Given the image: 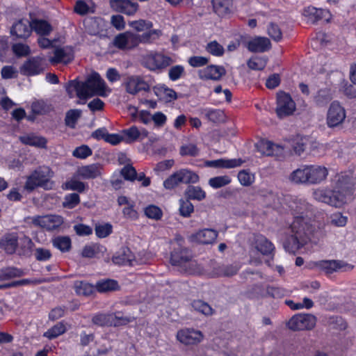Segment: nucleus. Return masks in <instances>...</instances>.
<instances>
[{"label": "nucleus", "instance_id": "nucleus-1", "mask_svg": "<svg viewBox=\"0 0 356 356\" xmlns=\"http://www.w3.org/2000/svg\"><path fill=\"white\" fill-rule=\"evenodd\" d=\"M285 202L286 209L293 216V220L283 239V246L286 252L295 254L311 241L314 231L312 222L313 207L302 198L289 197Z\"/></svg>", "mask_w": 356, "mask_h": 356}, {"label": "nucleus", "instance_id": "nucleus-2", "mask_svg": "<svg viewBox=\"0 0 356 356\" xmlns=\"http://www.w3.org/2000/svg\"><path fill=\"white\" fill-rule=\"evenodd\" d=\"M65 90L70 98L74 93L80 100L79 104H85L86 101L93 96L107 97L111 89L108 88L100 75L97 72L90 74L84 81L76 79L69 81L65 86Z\"/></svg>", "mask_w": 356, "mask_h": 356}, {"label": "nucleus", "instance_id": "nucleus-3", "mask_svg": "<svg viewBox=\"0 0 356 356\" xmlns=\"http://www.w3.org/2000/svg\"><path fill=\"white\" fill-rule=\"evenodd\" d=\"M353 189L339 179L332 190L318 188L313 191V197L336 208H340L353 200Z\"/></svg>", "mask_w": 356, "mask_h": 356}, {"label": "nucleus", "instance_id": "nucleus-4", "mask_svg": "<svg viewBox=\"0 0 356 356\" xmlns=\"http://www.w3.org/2000/svg\"><path fill=\"white\" fill-rule=\"evenodd\" d=\"M327 168L320 165H304L293 170L289 177L296 184H319L327 177Z\"/></svg>", "mask_w": 356, "mask_h": 356}, {"label": "nucleus", "instance_id": "nucleus-5", "mask_svg": "<svg viewBox=\"0 0 356 356\" xmlns=\"http://www.w3.org/2000/svg\"><path fill=\"white\" fill-rule=\"evenodd\" d=\"M53 172L47 166H40L27 177L24 188L28 191H32L36 188H42L45 190L51 189L53 182L51 178Z\"/></svg>", "mask_w": 356, "mask_h": 356}, {"label": "nucleus", "instance_id": "nucleus-6", "mask_svg": "<svg viewBox=\"0 0 356 356\" xmlns=\"http://www.w3.org/2000/svg\"><path fill=\"white\" fill-rule=\"evenodd\" d=\"M141 63L149 70L159 72L170 66L173 60L162 53L151 51L143 55Z\"/></svg>", "mask_w": 356, "mask_h": 356}, {"label": "nucleus", "instance_id": "nucleus-7", "mask_svg": "<svg viewBox=\"0 0 356 356\" xmlns=\"http://www.w3.org/2000/svg\"><path fill=\"white\" fill-rule=\"evenodd\" d=\"M199 176L188 169H181L173 173L163 182L166 189H172L179 184H195L198 182Z\"/></svg>", "mask_w": 356, "mask_h": 356}, {"label": "nucleus", "instance_id": "nucleus-8", "mask_svg": "<svg viewBox=\"0 0 356 356\" xmlns=\"http://www.w3.org/2000/svg\"><path fill=\"white\" fill-rule=\"evenodd\" d=\"M312 267L327 275L335 272L349 271L353 268L351 264L340 260H321L314 262Z\"/></svg>", "mask_w": 356, "mask_h": 356}, {"label": "nucleus", "instance_id": "nucleus-9", "mask_svg": "<svg viewBox=\"0 0 356 356\" xmlns=\"http://www.w3.org/2000/svg\"><path fill=\"white\" fill-rule=\"evenodd\" d=\"M316 323V318L310 314H299L292 316L287 326L292 330H312Z\"/></svg>", "mask_w": 356, "mask_h": 356}, {"label": "nucleus", "instance_id": "nucleus-10", "mask_svg": "<svg viewBox=\"0 0 356 356\" xmlns=\"http://www.w3.org/2000/svg\"><path fill=\"white\" fill-rule=\"evenodd\" d=\"M346 117L345 108L337 101L331 103L326 117V122L329 127L333 128L341 124Z\"/></svg>", "mask_w": 356, "mask_h": 356}, {"label": "nucleus", "instance_id": "nucleus-11", "mask_svg": "<svg viewBox=\"0 0 356 356\" xmlns=\"http://www.w3.org/2000/svg\"><path fill=\"white\" fill-rule=\"evenodd\" d=\"M296 110V104L291 97L284 92H280L277 95L276 113L280 118L292 115Z\"/></svg>", "mask_w": 356, "mask_h": 356}, {"label": "nucleus", "instance_id": "nucleus-12", "mask_svg": "<svg viewBox=\"0 0 356 356\" xmlns=\"http://www.w3.org/2000/svg\"><path fill=\"white\" fill-rule=\"evenodd\" d=\"M33 222L34 225L48 231H53L60 227L64 222V218L63 216L56 214L38 216L33 217Z\"/></svg>", "mask_w": 356, "mask_h": 356}, {"label": "nucleus", "instance_id": "nucleus-13", "mask_svg": "<svg viewBox=\"0 0 356 356\" xmlns=\"http://www.w3.org/2000/svg\"><path fill=\"white\" fill-rule=\"evenodd\" d=\"M46 60L40 56L28 59L21 68L22 73L27 76H34L42 72L46 67Z\"/></svg>", "mask_w": 356, "mask_h": 356}, {"label": "nucleus", "instance_id": "nucleus-14", "mask_svg": "<svg viewBox=\"0 0 356 356\" xmlns=\"http://www.w3.org/2000/svg\"><path fill=\"white\" fill-rule=\"evenodd\" d=\"M204 338L201 331L193 328L180 330L177 333V339L185 345H195L200 343Z\"/></svg>", "mask_w": 356, "mask_h": 356}, {"label": "nucleus", "instance_id": "nucleus-15", "mask_svg": "<svg viewBox=\"0 0 356 356\" xmlns=\"http://www.w3.org/2000/svg\"><path fill=\"white\" fill-rule=\"evenodd\" d=\"M124 85L126 91L131 95H136L140 91H147L149 89V84L139 75L127 76Z\"/></svg>", "mask_w": 356, "mask_h": 356}, {"label": "nucleus", "instance_id": "nucleus-16", "mask_svg": "<svg viewBox=\"0 0 356 356\" xmlns=\"http://www.w3.org/2000/svg\"><path fill=\"white\" fill-rule=\"evenodd\" d=\"M303 16L305 17L307 23L315 24L320 19H324L326 22H330L332 19V15L328 10L316 8L313 6H309L304 9Z\"/></svg>", "mask_w": 356, "mask_h": 356}, {"label": "nucleus", "instance_id": "nucleus-17", "mask_svg": "<svg viewBox=\"0 0 356 356\" xmlns=\"http://www.w3.org/2000/svg\"><path fill=\"white\" fill-rule=\"evenodd\" d=\"M136 34L131 32H124L120 33L113 40L115 47L124 49H132L138 46V40Z\"/></svg>", "mask_w": 356, "mask_h": 356}, {"label": "nucleus", "instance_id": "nucleus-18", "mask_svg": "<svg viewBox=\"0 0 356 356\" xmlns=\"http://www.w3.org/2000/svg\"><path fill=\"white\" fill-rule=\"evenodd\" d=\"M123 140L127 143H132L137 140H142L147 137L148 131L145 128L131 126L122 131Z\"/></svg>", "mask_w": 356, "mask_h": 356}, {"label": "nucleus", "instance_id": "nucleus-19", "mask_svg": "<svg viewBox=\"0 0 356 356\" xmlns=\"http://www.w3.org/2000/svg\"><path fill=\"white\" fill-rule=\"evenodd\" d=\"M110 5L113 10L127 15H134L138 8V4L130 0H111Z\"/></svg>", "mask_w": 356, "mask_h": 356}, {"label": "nucleus", "instance_id": "nucleus-20", "mask_svg": "<svg viewBox=\"0 0 356 356\" xmlns=\"http://www.w3.org/2000/svg\"><path fill=\"white\" fill-rule=\"evenodd\" d=\"M32 32L31 23L28 19H20L16 22L10 29V34L16 38L26 39Z\"/></svg>", "mask_w": 356, "mask_h": 356}, {"label": "nucleus", "instance_id": "nucleus-21", "mask_svg": "<svg viewBox=\"0 0 356 356\" xmlns=\"http://www.w3.org/2000/svg\"><path fill=\"white\" fill-rule=\"evenodd\" d=\"M103 170L99 163H92L79 167L76 170V175L83 179H93L101 176Z\"/></svg>", "mask_w": 356, "mask_h": 356}, {"label": "nucleus", "instance_id": "nucleus-22", "mask_svg": "<svg viewBox=\"0 0 356 356\" xmlns=\"http://www.w3.org/2000/svg\"><path fill=\"white\" fill-rule=\"evenodd\" d=\"M226 73L222 66L211 65L200 70L198 74L201 79L218 81Z\"/></svg>", "mask_w": 356, "mask_h": 356}, {"label": "nucleus", "instance_id": "nucleus-23", "mask_svg": "<svg viewBox=\"0 0 356 356\" xmlns=\"http://www.w3.org/2000/svg\"><path fill=\"white\" fill-rule=\"evenodd\" d=\"M74 58V51L71 47L65 46L57 48L54 50V56L49 58L52 64L64 63L67 64Z\"/></svg>", "mask_w": 356, "mask_h": 356}, {"label": "nucleus", "instance_id": "nucleus-24", "mask_svg": "<svg viewBox=\"0 0 356 356\" xmlns=\"http://www.w3.org/2000/svg\"><path fill=\"white\" fill-rule=\"evenodd\" d=\"M246 47L251 52H265L271 48V43L266 37L257 36L249 40Z\"/></svg>", "mask_w": 356, "mask_h": 356}, {"label": "nucleus", "instance_id": "nucleus-25", "mask_svg": "<svg viewBox=\"0 0 356 356\" xmlns=\"http://www.w3.org/2000/svg\"><path fill=\"white\" fill-rule=\"evenodd\" d=\"M218 233L213 229H202L191 236V240L202 244H211L218 237Z\"/></svg>", "mask_w": 356, "mask_h": 356}, {"label": "nucleus", "instance_id": "nucleus-26", "mask_svg": "<svg viewBox=\"0 0 356 356\" xmlns=\"http://www.w3.org/2000/svg\"><path fill=\"white\" fill-rule=\"evenodd\" d=\"M243 161L241 159H220L212 161H206L204 165L206 167L214 168H226L230 169L238 167L242 165Z\"/></svg>", "mask_w": 356, "mask_h": 356}, {"label": "nucleus", "instance_id": "nucleus-27", "mask_svg": "<svg viewBox=\"0 0 356 356\" xmlns=\"http://www.w3.org/2000/svg\"><path fill=\"white\" fill-rule=\"evenodd\" d=\"M256 147L258 152L265 156H277L282 152V147L266 140H259Z\"/></svg>", "mask_w": 356, "mask_h": 356}, {"label": "nucleus", "instance_id": "nucleus-28", "mask_svg": "<svg viewBox=\"0 0 356 356\" xmlns=\"http://www.w3.org/2000/svg\"><path fill=\"white\" fill-rule=\"evenodd\" d=\"M192 257L191 252L186 248H179L171 253L170 261L173 266H183Z\"/></svg>", "mask_w": 356, "mask_h": 356}, {"label": "nucleus", "instance_id": "nucleus-29", "mask_svg": "<svg viewBox=\"0 0 356 356\" xmlns=\"http://www.w3.org/2000/svg\"><path fill=\"white\" fill-rule=\"evenodd\" d=\"M18 238L17 235L14 233L5 235L0 241V248L8 254H14L17 250Z\"/></svg>", "mask_w": 356, "mask_h": 356}, {"label": "nucleus", "instance_id": "nucleus-30", "mask_svg": "<svg viewBox=\"0 0 356 356\" xmlns=\"http://www.w3.org/2000/svg\"><path fill=\"white\" fill-rule=\"evenodd\" d=\"M200 114L209 121L215 123L222 122L225 120V114L222 110L212 108H202L200 110Z\"/></svg>", "mask_w": 356, "mask_h": 356}, {"label": "nucleus", "instance_id": "nucleus-31", "mask_svg": "<svg viewBox=\"0 0 356 356\" xmlns=\"http://www.w3.org/2000/svg\"><path fill=\"white\" fill-rule=\"evenodd\" d=\"M20 141L28 145L44 148L47 145V140L42 136H36L33 134H25L19 137Z\"/></svg>", "mask_w": 356, "mask_h": 356}, {"label": "nucleus", "instance_id": "nucleus-32", "mask_svg": "<svg viewBox=\"0 0 356 356\" xmlns=\"http://www.w3.org/2000/svg\"><path fill=\"white\" fill-rule=\"evenodd\" d=\"M255 247L261 254L268 255L274 250V245L262 235L255 237Z\"/></svg>", "mask_w": 356, "mask_h": 356}, {"label": "nucleus", "instance_id": "nucleus-33", "mask_svg": "<svg viewBox=\"0 0 356 356\" xmlns=\"http://www.w3.org/2000/svg\"><path fill=\"white\" fill-rule=\"evenodd\" d=\"M133 255L129 249H124L122 252H118L113 257V262L119 266H133Z\"/></svg>", "mask_w": 356, "mask_h": 356}, {"label": "nucleus", "instance_id": "nucleus-34", "mask_svg": "<svg viewBox=\"0 0 356 356\" xmlns=\"http://www.w3.org/2000/svg\"><path fill=\"white\" fill-rule=\"evenodd\" d=\"M215 13L219 16H224L231 11L232 0H211Z\"/></svg>", "mask_w": 356, "mask_h": 356}, {"label": "nucleus", "instance_id": "nucleus-35", "mask_svg": "<svg viewBox=\"0 0 356 356\" xmlns=\"http://www.w3.org/2000/svg\"><path fill=\"white\" fill-rule=\"evenodd\" d=\"M106 248L97 243H91L84 246L82 250V256L86 258L97 257L99 254H103Z\"/></svg>", "mask_w": 356, "mask_h": 356}, {"label": "nucleus", "instance_id": "nucleus-36", "mask_svg": "<svg viewBox=\"0 0 356 356\" xmlns=\"http://www.w3.org/2000/svg\"><path fill=\"white\" fill-rule=\"evenodd\" d=\"M24 275L22 270L15 267H8L0 272V281H6L15 277H19Z\"/></svg>", "mask_w": 356, "mask_h": 356}, {"label": "nucleus", "instance_id": "nucleus-37", "mask_svg": "<svg viewBox=\"0 0 356 356\" xmlns=\"http://www.w3.org/2000/svg\"><path fill=\"white\" fill-rule=\"evenodd\" d=\"M32 31H35L38 35H46L51 31V25L44 20H34L31 23Z\"/></svg>", "mask_w": 356, "mask_h": 356}, {"label": "nucleus", "instance_id": "nucleus-38", "mask_svg": "<svg viewBox=\"0 0 356 356\" xmlns=\"http://www.w3.org/2000/svg\"><path fill=\"white\" fill-rule=\"evenodd\" d=\"M161 32L160 30L154 29L143 33L142 35L136 34L138 40V45L140 43H152L155 40L158 39L161 35Z\"/></svg>", "mask_w": 356, "mask_h": 356}, {"label": "nucleus", "instance_id": "nucleus-39", "mask_svg": "<svg viewBox=\"0 0 356 356\" xmlns=\"http://www.w3.org/2000/svg\"><path fill=\"white\" fill-rule=\"evenodd\" d=\"M75 292L78 295L90 296L95 290V286L84 281H76L74 284Z\"/></svg>", "mask_w": 356, "mask_h": 356}, {"label": "nucleus", "instance_id": "nucleus-40", "mask_svg": "<svg viewBox=\"0 0 356 356\" xmlns=\"http://www.w3.org/2000/svg\"><path fill=\"white\" fill-rule=\"evenodd\" d=\"M188 199L201 201L206 197V193L200 186H189L185 191Z\"/></svg>", "mask_w": 356, "mask_h": 356}, {"label": "nucleus", "instance_id": "nucleus-41", "mask_svg": "<svg viewBox=\"0 0 356 356\" xmlns=\"http://www.w3.org/2000/svg\"><path fill=\"white\" fill-rule=\"evenodd\" d=\"M33 242L29 237L23 236L18 238L17 252L19 255H26L31 252Z\"/></svg>", "mask_w": 356, "mask_h": 356}, {"label": "nucleus", "instance_id": "nucleus-42", "mask_svg": "<svg viewBox=\"0 0 356 356\" xmlns=\"http://www.w3.org/2000/svg\"><path fill=\"white\" fill-rule=\"evenodd\" d=\"M66 327L63 322H59L46 331L43 336L49 339H55L65 333Z\"/></svg>", "mask_w": 356, "mask_h": 356}, {"label": "nucleus", "instance_id": "nucleus-43", "mask_svg": "<svg viewBox=\"0 0 356 356\" xmlns=\"http://www.w3.org/2000/svg\"><path fill=\"white\" fill-rule=\"evenodd\" d=\"M118 287V282L113 280H101L97 282L95 289L100 293L114 291Z\"/></svg>", "mask_w": 356, "mask_h": 356}, {"label": "nucleus", "instance_id": "nucleus-44", "mask_svg": "<svg viewBox=\"0 0 356 356\" xmlns=\"http://www.w3.org/2000/svg\"><path fill=\"white\" fill-rule=\"evenodd\" d=\"M114 316L113 314H97L92 317V321L94 324L104 326L112 325Z\"/></svg>", "mask_w": 356, "mask_h": 356}, {"label": "nucleus", "instance_id": "nucleus-45", "mask_svg": "<svg viewBox=\"0 0 356 356\" xmlns=\"http://www.w3.org/2000/svg\"><path fill=\"white\" fill-rule=\"evenodd\" d=\"M231 181L232 179L229 175L217 176L209 179V185L211 188L217 189L229 184Z\"/></svg>", "mask_w": 356, "mask_h": 356}, {"label": "nucleus", "instance_id": "nucleus-46", "mask_svg": "<svg viewBox=\"0 0 356 356\" xmlns=\"http://www.w3.org/2000/svg\"><path fill=\"white\" fill-rule=\"evenodd\" d=\"M332 99V95L329 89H321L314 97V102L318 106H323Z\"/></svg>", "mask_w": 356, "mask_h": 356}, {"label": "nucleus", "instance_id": "nucleus-47", "mask_svg": "<svg viewBox=\"0 0 356 356\" xmlns=\"http://www.w3.org/2000/svg\"><path fill=\"white\" fill-rule=\"evenodd\" d=\"M267 64L266 57L254 56L250 58L247 63L248 67L253 70H262Z\"/></svg>", "mask_w": 356, "mask_h": 356}, {"label": "nucleus", "instance_id": "nucleus-48", "mask_svg": "<svg viewBox=\"0 0 356 356\" xmlns=\"http://www.w3.org/2000/svg\"><path fill=\"white\" fill-rule=\"evenodd\" d=\"M53 245L61 252H67L71 248V240L68 236H58L53 240Z\"/></svg>", "mask_w": 356, "mask_h": 356}, {"label": "nucleus", "instance_id": "nucleus-49", "mask_svg": "<svg viewBox=\"0 0 356 356\" xmlns=\"http://www.w3.org/2000/svg\"><path fill=\"white\" fill-rule=\"evenodd\" d=\"M86 188L87 185L86 184L75 179H71L63 186V188L65 190L75 191L79 193L83 192Z\"/></svg>", "mask_w": 356, "mask_h": 356}, {"label": "nucleus", "instance_id": "nucleus-50", "mask_svg": "<svg viewBox=\"0 0 356 356\" xmlns=\"http://www.w3.org/2000/svg\"><path fill=\"white\" fill-rule=\"evenodd\" d=\"M238 179L241 185L248 186L254 183L255 177L249 170H242L238 173Z\"/></svg>", "mask_w": 356, "mask_h": 356}, {"label": "nucleus", "instance_id": "nucleus-51", "mask_svg": "<svg viewBox=\"0 0 356 356\" xmlns=\"http://www.w3.org/2000/svg\"><path fill=\"white\" fill-rule=\"evenodd\" d=\"M80 197L77 193H70L65 195L63 202V207L66 209H72L80 203Z\"/></svg>", "mask_w": 356, "mask_h": 356}, {"label": "nucleus", "instance_id": "nucleus-52", "mask_svg": "<svg viewBox=\"0 0 356 356\" xmlns=\"http://www.w3.org/2000/svg\"><path fill=\"white\" fill-rule=\"evenodd\" d=\"M145 216L152 220H159L162 218L163 211L160 207L156 205L150 204L145 208Z\"/></svg>", "mask_w": 356, "mask_h": 356}, {"label": "nucleus", "instance_id": "nucleus-53", "mask_svg": "<svg viewBox=\"0 0 356 356\" xmlns=\"http://www.w3.org/2000/svg\"><path fill=\"white\" fill-rule=\"evenodd\" d=\"M205 49L207 52L216 57H220L225 53L224 47L216 40L207 43Z\"/></svg>", "mask_w": 356, "mask_h": 356}, {"label": "nucleus", "instance_id": "nucleus-54", "mask_svg": "<svg viewBox=\"0 0 356 356\" xmlns=\"http://www.w3.org/2000/svg\"><path fill=\"white\" fill-rule=\"evenodd\" d=\"M81 115V111L79 109H71L68 111L65 116V124L72 128L74 127Z\"/></svg>", "mask_w": 356, "mask_h": 356}, {"label": "nucleus", "instance_id": "nucleus-55", "mask_svg": "<svg viewBox=\"0 0 356 356\" xmlns=\"http://www.w3.org/2000/svg\"><path fill=\"white\" fill-rule=\"evenodd\" d=\"M179 212L184 217H189L194 211V207L188 199L179 200Z\"/></svg>", "mask_w": 356, "mask_h": 356}, {"label": "nucleus", "instance_id": "nucleus-56", "mask_svg": "<svg viewBox=\"0 0 356 356\" xmlns=\"http://www.w3.org/2000/svg\"><path fill=\"white\" fill-rule=\"evenodd\" d=\"M192 307L194 310L204 315H210L212 314V308L210 305L200 300H194L192 302Z\"/></svg>", "mask_w": 356, "mask_h": 356}, {"label": "nucleus", "instance_id": "nucleus-57", "mask_svg": "<svg viewBox=\"0 0 356 356\" xmlns=\"http://www.w3.org/2000/svg\"><path fill=\"white\" fill-rule=\"evenodd\" d=\"M200 149L196 145L188 143L184 145L180 148V154L181 156H196L199 154Z\"/></svg>", "mask_w": 356, "mask_h": 356}, {"label": "nucleus", "instance_id": "nucleus-58", "mask_svg": "<svg viewBox=\"0 0 356 356\" xmlns=\"http://www.w3.org/2000/svg\"><path fill=\"white\" fill-rule=\"evenodd\" d=\"M268 35L275 41L280 42L282 38V33L279 26L274 23H270L267 28Z\"/></svg>", "mask_w": 356, "mask_h": 356}, {"label": "nucleus", "instance_id": "nucleus-59", "mask_svg": "<svg viewBox=\"0 0 356 356\" xmlns=\"http://www.w3.org/2000/svg\"><path fill=\"white\" fill-rule=\"evenodd\" d=\"M92 152L88 145H81L76 147L72 152V155L78 159H84L92 154Z\"/></svg>", "mask_w": 356, "mask_h": 356}, {"label": "nucleus", "instance_id": "nucleus-60", "mask_svg": "<svg viewBox=\"0 0 356 356\" xmlns=\"http://www.w3.org/2000/svg\"><path fill=\"white\" fill-rule=\"evenodd\" d=\"M309 139L307 137H301L296 138L293 144L294 152L300 155L305 149L308 145Z\"/></svg>", "mask_w": 356, "mask_h": 356}, {"label": "nucleus", "instance_id": "nucleus-61", "mask_svg": "<svg viewBox=\"0 0 356 356\" xmlns=\"http://www.w3.org/2000/svg\"><path fill=\"white\" fill-rule=\"evenodd\" d=\"M12 50L18 57L26 56L31 52L29 47L23 43H15L13 44Z\"/></svg>", "mask_w": 356, "mask_h": 356}, {"label": "nucleus", "instance_id": "nucleus-62", "mask_svg": "<svg viewBox=\"0 0 356 356\" xmlns=\"http://www.w3.org/2000/svg\"><path fill=\"white\" fill-rule=\"evenodd\" d=\"M209 59L205 56H194L188 59V64L193 67H200L207 65Z\"/></svg>", "mask_w": 356, "mask_h": 356}, {"label": "nucleus", "instance_id": "nucleus-63", "mask_svg": "<svg viewBox=\"0 0 356 356\" xmlns=\"http://www.w3.org/2000/svg\"><path fill=\"white\" fill-rule=\"evenodd\" d=\"M130 26L137 31H145L150 29L153 24L150 21L140 19L131 22Z\"/></svg>", "mask_w": 356, "mask_h": 356}, {"label": "nucleus", "instance_id": "nucleus-64", "mask_svg": "<svg viewBox=\"0 0 356 356\" xmlns=\"http://www.w3.org/2000/svg\"><path fill=\"white\" fill-rule=\"evenodd\" d=\"M112 225L109 223L98 225L95 227V233L99 238H105L112 232Z\"/></svg>", "mask_w": 356, "mask_h": 356}]
</instances>
